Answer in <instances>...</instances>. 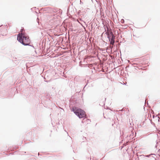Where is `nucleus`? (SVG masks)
Instances as JSON below:
<instances>
[{
    "label": "nucleus",
    "mask_w": 160,
    "mask_h": 160,
    "mask_svg": "<svg viewBox=\"0 0 160 160\" xmlns=\"http://www.w3.org/2000/svg\"><path fill=\"white\" fill-rule=\"evenodd\" d=\"M17 40L24 45H28L30 43V40L28 37L22 33L18 35Z\"/></svg>",
    "instance_id": "obj_1"
},
{
    "label": "nucleus",
    "mask_w": 160,
    "mask_h": 160,
    "mask_svg": "<svg viewBox=\"0 0 160 160\" xmlns=\"http://www.w3.org/2000/svg\"><path fill=\"white\" fill-rule=\"evenodd\" d=\"M72 111H73L75 114L80 118H83L86 115L85 112L78 107H72Z\"/></svg>",
    "instance_id": "obj_2"
},
{
    "label": "nucleus",
    "mask_w": 160,
    "mask_h": 160,
    "mask_svg": "<svg viewBox=\"0 0 160 160\" xmlns=\"http://www.w3.org/2000/svg\"><path fill=\"white\" fill-rule=\"evenodd\" d=\"M114 43V40H111L110 44L112 45Z\"/></svg>",
    "instance_id": "obj_3"
},
{
    "label": "nucleus",
    "mask_w": 160,
    "mask_h": 160,
    "mask_svg": "<svg viewBox=\"0 0 160 160\" xmlns=\"http://www.w3.org/2000/svg\"><path fill=\"white\" fill-rule=\"evenodd\" d=\"M114 36L113 35H112V38L111 39V40H114Z\"/></svg>",
    "instance_id": "obj_4"
}]
</instances>
